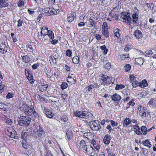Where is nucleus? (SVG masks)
Returning <instances> with one entry per match:
<instances>
[{"label": "nucleus", "mask_w": 156, "mask_h": 156, "mask_svg": "<svg viewBox=\"0 0 156 156\" xmlns=\"http://www.w3.org/2000/svg\"><path fill=\"white\" fill-rule=\"evenodd\" d=\"M148 104L150 107L154 108L156 107V98H151L149 101Z\"/></svg>", "instance_id": "nucleus-14"}, {"label": "nucleus", "mask_w": 156, "mask_h": 156, "mask_svg": "<svg viewBox=\"0 0 156 156\" xmlns=\"http://www.w3.org/2000/svg\"><path fill=\"white\" fill-rule=\"evenodd\" d=\"M135 36L137 38H141L142 37V33L139 30H136L134 34Z\"/></svg>", "instance_id": "nucleus-20"}, {"label": "nucleus", "mask_w": 156, "mask_h": 156, "mask_svg": "<svg viewBox=\"0 0 156 156\" xmlns=\"http://www.w3.org/2000/svg\"><path fill=\"white\" fill-rule=\"evenodd\" d=\"M108 28V27L107 23L106 22H104L103 23L102 29L107 30Z\"/></svg>", "instance_id": "nucleus-56"}, {"label": "nucleus", "mask_w": 156, "mask_h": 156, "mask_svg": "<svg viewBox=\"0 0 156 156\" xmlns=\"http://www.w3.org/2000/svg\"><path fill=\"white\" fill-rule=\"evenodd\" d=\"M67 136L68 137V140H70L72 137V135L71 133V132L70 131H67L66 133Z\"/></svg>", "instance_id": "nucleus-52"}, {"label": "nucleus", "mask_w": 156, "mask_h": 156, "mask_svg": "<svg viewBox=\"0 0 156 156\" xmlns=\"http://www.w3.org/2000/svg\"><path fill=\"white\" fill-rule=\"evenodd\" d=\"M141 130L142 133L144 135H145L147 134V128L145 126H143L141 127Z\"/></svg>", "instance_id": "nucleus-44"}, {"label": "nucleus", "mask_w": 156, "mask_h": 156, "mask_svg": "<svg viewBox=\"0 0 156 156\" xmlns=\"http://www.w3.org/2000/svg\"><path fill=\"white\" fill-rule=\"evenodd\" d=\"M43 111L48 118H51L54 116V114L47 108H44Z\"/></svg>", "instance_id": "nucleus-12"}, {"label": "nucleus", "mask_w": 156, "mask_h": 156, "mask_svg": "<svg viewBox=\"0 0 156 156\" xmlns=\"http://www.w3.org/2000/svg\"><path fill=\"white\" fill-rule=\"evenodd\" d=\"M110 122L111 123L112 126L113 127L116 126L118 125V123L117 122H115L113 120H111L110 121Z\"/></svg>", "instance_id": "nucleus-62"}, {"label": "nucleus", "mask_w": 156, "mask_h": 156, "mask_svg": "<svg viewBox=\"0 0 156 156\" xmlns=\"http://www.w3.org/2000/svg\"><path fill=\"white\" fill-rule=\"evenodd\" d=\"M32 116H34V117L35 118L34 119H36L38 117V113L36 112L34 110L33 111V114Z\"/></svg>", "instance_id": "nucleus-58"}, {"label": "nucleus", "mask_w": 156, "mask_h": 156, "mask_svg": "<svg viewBox=\"0 0 156 156\" xmlns=\"http://www.w3.org/2000/svg\"><path fill=\"white\" fill-rule=\"evenodd\" d=\"M126 72H128L129 71L131 68V66L129 64H126L124 66Z\"/></svg>", "instance_id": "nucleus-47"}, {"label": "nucleus", "mask_w": 156, "mask_h": 156, "mask_svg": "<svg viewBox=\"0 0 156 156\" xmlns=\"http://www.w3.org/2000/svg\"><path fill=\"white\" fill-rule=\"evenodd\" d=\"M61 120L63 121L64 122H67L68 121V118L66 115L62 116L61 119Z\"/></svg>", "instance_id": "nucleus-48"}, {"label": "nucleus", "mask_w": 156, "mask_h": 156, "mask_svg": "<svg viewBox=\"0 0 156 156\" xmlns=\"http://www.w3.org/2000/svg\"><path fill=\"white\" fill-rule=\"evenodd\" d=\"M24 1L22 0H20L17 3L18 6L20 7H23L24 6Z\"/></svg>", "instance_id": "nucleus-46"}, {"label": "nucleus", "mask_w": 156, "mask_h": 156, "mask_svg": "<svg viewBox=\"0 0 156 156\" xmlns=\"http://www.w3.org/2000/svg\"><path fill=\"white\" fill-rule=\"evenodd\" d=\"M6 106L3 103H0V108L3 109L4 111L5 109V107Z\"/></svg>", "instance_id": "nucleus-60"}, {"label": "nucleus", "mask_w": 156, "mask_h": 156, "mask_svg": "<svg viewBox=\"0 0 156 156\" xmlns=\"http://www.w3.org/2000/svg\"><path fill=\"white\" fill-rule=\"evenodd\" d=\"M142 144L143 145L149 148H150L152 146L151 142L148 139H146L144 141H143Z\"/></svg>", "instance_id": "nucleus-19"}, {"label": "nucleus", "mask_w": 156, "mask_h": 156, "mask_svg": "<svg viewBox=\"0 0 156 156\" xmlns=\"http://www.w3.org/2000/svg\"><path fill=\"white\" fill-rule=\"evenodd\" d=\"M114 9L112 10L109 13V15L110 16L112 17L116 18L117 17L118 14L117 13V12L114 10Z\"/></svg>", "instance_id": "nucleus-25"}, {"label": "nucleus", "mask_w": 156, "mask_h": 156, "mask_svg": "<svg viewBox=\"0 0 156 156\" xmlns=\"http://www.w3.org/2000/svg\"><path fill=\"white\" fill-rule=\"evenodd\" d=\"M102 34L106 37H108L109 36V34L107 30L102 29Z\"/></svg>", "instance_id": "nucleus-39"}, {"label": "nucleus", "mask_w": 156, "mask_h": 156, "mask_svg": "<svg viewBox=\"0 0 156 156\" xmlns=\"http://www.w3.org/2000/svg\"><path fill=\"white\" fill-rule=\"evenodd\" d=\"M134 100L132 99L127 104L126 106V108H128L130 106H133L135 104L134 102Z\"/></svg>", "instance_id": "nucleus-41"}, {"label": "nucleus", "mask_w": 156, "mask_h": 156, "mask_svg": "<svg viewBox=\"0 0 156 156\" xmlns=\"http://www.w3.org/2000/svg\"><path fill=\"white\" fill-rule=\"evenodd\" d=\"M26 131V130H24L22 132L21 137L23 140L25 139L27 135V133Z\"/></svg>", "instance_id": "nucleus-42"}, {"label": "nucleus", "mask_w": 156, "mask_h": 156, "mask_svg": "<svg viewBox=\"0 0 156 156\" xmlns=\"http://www.w3.org/2000/svg\"><path fill=\"white\" fill-rule=\"evenodd\" d=\"M147 81L145 80H143L141 82H139V86L141 87H144L148 86Z\"/></svg>", "instance_id": "nucleus-22"}, {"label": "nucleus", "mask_w": 156, "mask_h": 156, "mask_svg": "<svg viewBox=\"0 0 156 156\" xmlns=\"http://www.w3.org/2000/svg\"><path fill=\"white\" fill-rule=\"evenodd\" d=\"M73 74H71V75L70 76H69L68 78L67 79V80L68 82H72L69 81H74L73 82H75L76 80V77L75 76H73V78H72V76H73Z\"/></svg>", "instance_id": "nucleus-35"}, {"label": "nucleus", "mask_w": 156, "mask_h": 156, "mask_svg": "<svg viewBox=\"0 0 156 156\" xmlns=\"http://www.w3.org/2000/svg\"><path fill=\"white\" fill-rule=\"evenodd\" d=\"M114 34L115 36L119 38L120 37V30L118 29H116L114 31Z\"/></svg>", "instance_id": "nucleus-32"}, {"label": "nucleus", "mask_w": 156, "mask_h": 156, "mask_svg": "<svg viewBox=\"0 0 156 156\" xmlns=\"http://www.w3.org/2000/svg\"><path fill=\"white\" fill-rule=\"evenodd\" d=\"M84 150L86 151L87 154L91 156H94L98 154L94 148L90 145L86 146V147Z\"/></svg>", "instance_id": "nucleus-5"}, {"label": "nucleus", "mask_w": 156, "mask_h": 156, "mask_svg": "<svg viewBox=\"0 0 156 156\" xmlns=\"http://www.w3.org/2000/svg\"><path fill=\"white\" fill-rule=\"evenodd\" d=\"M144 107H142L141 106L138 105L137 113L143 117H146V115L147 110Z\"/></svg>", "instance_id": "nucleus-8"}, {"label": "nucleus", "mask_w": 156, "mask_h": 156, "mask_svg": "<svg viewBox=\"0 0 156 156\" xmlns=\"http://www.w3.org/2000/svg\"><path fill=\"white\" fill-rule=\"evenodd\" d=\"M120 57L122 58H127L129 57V54H122L120 55Z\"/></svg>", "instance_id": "nucleus-59"}, {"label": "nucleus", "mask_w": 156, "mask_h": 156, "mask_svg": "<svg viewBox=\"0 0 156 156\" xmlns=\"http://www.w3.org/2000/svg\"><path fill=\"white\" fill-rule=\"evenodd\" d=\"M99 122L97 120L92 121L89 122V125L90 128L93 130H98L100 128Z\"/></svg>", "instance_id": "nucleus-4"}, {"label": "nucleus", "mask_w": 156, "mask_h": 156, "mask_svg": "<svg viewBox=\"0 0 156 156\" xmlns=\"http://www.w3.org/2000/svg\"><path fill=\"white\" fill-rule=\"evenodd\" d=\"M48 87V85L47 84L42 85L41 87H39L40 91L41 92H43L44 91H45L47 90V88Z\"/></svg>", "instance_id": "nucleus-38"}, {"label": "nucleus", "mask_w": 156, "mask_h": 156, "mask_svg": "<svg viewBox=\"0 0 156 156\" xmlns=\"http://www.w3.org/2000/svg\"><path fill=\"white\" fill-rule=\"evenodd\" d=\"M68 87V84L65 82H63L61 85V87L62 90Z\"/></svg>", "instance_id": "nucleus-45"}, {"label": "nucleus", "mask_w": 156, "mask_h": 156, "mask_svg": "<svg viewBox=\"0 0 156 156\" xmlns=\"http://www.w3.org/2000/svg\"><path fill=\"white\" fill-rule=\"evenodd\" d=\"M48 30L46 27H42L41 29V31L40 33H38L39 38L40 39H42V36H43V38H45V37L47 36Z\"/></svg>", "instance_id": "nucleus-7"}, {"label": "nucleus", "mask_w": 156, "mask_h": 156, "mask_svg": "<svg viewBox=\"0 0 156 156\" xmlns=\"http://www.w3.org/2000/svg\"><path fill=\"white\" fill-rule=\"evenodd\" d=\"M87 144V143L85 142L83 140H81L80 143L81 147L83 148V149L86 147V146L88 145Z\"/></svg>", "instance_id": "nucleus-29"}, {"label": "nucleus", "mask_w": 156, "mask_h": 156, "mask_svg": "<svg viewBox=\"0 0 156 156\" xmlns=\"http://www.w3.org/2000/svg\"><path fill=\"white\" fill-rule=\"evenodd\" d=\"M73 62L74 64H78L79 62V58L77 56L73 57L72 59Z\"/></svg>", "instance_id": "nucleus-40"}, {"label": "nucleus", "mask_w": 156, "mask_h": 156, "mask_svg": "<svg viewBox=\"0 0 156 156\" xmlns=\"http://www.w3.org/2000/svg\"><path fill=\"white\" fill-rule=\"evenodd\" d=\"M13 96V94L12 93H9L6 96V98L8 99L12 98Z\"/></svg>", "instance_id": "nucleus-61"}, {"label": "nucleus", "mask_w": 156, "mask_h": 156, "mask_svg": "<svg viewBox=\"0 0 156 156\" xmlns=\"http://www.w3.org/2000/svg\"><path fill=\"white\" fill-rule=\"evenodd\" d=\"M132 84L133 87L135 88L139 86V82L137 81H135L132 83Z\"/></svg>", "instance_id": "nucleus-53"}, {"label": "nucleus", "mask_w": 156, "mask_h": 156, "mask_svg": "<svg viewBox=\"0 0 156 156\" xmlns=\"http://www.w3.org/2000/svg\"><path fill=\"white\" fill-rule=\"evenodd\" d=\"M47 35H48V37L51 39H53L54 37V33L51 30H49L47 33Z\"/></svg>", "instance_id": "nucleus-37"}, {"label": "nucleus", "mask_w": 156, "mask_h": 156, "mask_svg": "<svg viewBox=\"0 0 156 156\" xmlns=\"http://www.w3.org/2000/svg\"><path fill=\"white\" fill-rule=\"evenodd\" d=\"M2 84V81L0 80V92H2L4 90Z\"/></svg>", "instance_id": "nucleus-63"}, {"label": "nucleus", "mask_w": 156, "mask_h": 156, "mask_svg": "<svg viewBox=\"0 0 156 156\" xmlns=\"http://www.w3.org/2000/svg\"><path fill=\"white\" fill-rule=\"evenodd\" d=\"M112 100L114 101H119L121 98V96L116 93L114 94L111 97Z\"/></svg>", "instance_id": "nucleus-16"}, {"label": "nucleus", "mask_w": 156, "mask_h": 156, "mask_svg": "<svg viewBox=\"0 0 156 156\" xmlns=\"http://www.w3.org/2000/svg\"><path fill=\"white\" fill-rule=\"evenodd\" d=\"M84 111L81 112L79 111H76L74 112L75 115L81 118H83L84 115Z\"/></svg>", "instance_id": "nucleus-18"}, {"label": "nucleus", "mask_w": 156, "mask_h": 156, "mask_svg": "<svg viewBox=\"0 0 156 156\" xmlns=\"http://www.w3.org/2000/svg\"><path fill=\"white\" fill-rule=\"evenodd\" d=\"M91 143L93 145L94 148L96 149L95 151L96 152H98L100 150L101 146L98 142L93 139L91 141Z\"/></svg>", "instance_id": "nucleus-10"}, {"label": "nucleus", "mask_w": 156, "mask_h": 156, "mask_svg": "<svg viewBox=\"0 0 156 156\" xmlns=\"http://www.w3.org/2000/svg\"><path fill=\"white\" fill-rule=\"evenodd\" d=\"M147 94V92L146 91H143L140 94V97L145 98Z\"/></svg>", "instance_id": "nucleus-51"}, {"label": "nucleus", "mask_w": 156, "mask_h": 156, "mask_svg": "<svg viewBox=\"0 0 156 156\" xmlns=\"http://www.w3.org/2000/svg\"><path fill=\"white\" fill-rule=\"evenodd\" d=\"M90 25L91 26V27H93V26L95 27V25L96 23V22H95L92 19H91L90 20Z\"/></svg>", "instance_id": "nucleus-54"}, {"label": "nucleus", "mask_w": 156, "mask_h": 156, "mask_svg": "<svg viewBox=\"0 0 156 156\" xmlns=\"http://www.w3.org/2000/svg\"><path fill=\"white\" fill-rule=\"evenodd\" d=\"M131 123L130 119L129 118H126L123 121V126L124 127H126Z\"/></svg>", "instance_id": "nucleus-28"}, {"label": "nucleus", "mask_w": 156, "mask_h": 156, "mask_svg": "<svg viewBox=\"0 0 156 156\" xmlns=\"http://www.w3.org/2000/svg\"><path fill=\"white\" fill-rule=\"evenodd\" d=\"M76 18V14L75 12H72L71 15L69 16L68 17V21L69 22L71 23L73 22L75 18Z\"/></svg>", "instance_id": "nucleus-17"}, {"label": "nucleus", "mask_w": 156, "mask_h": 156, "mask_svg": "<svg viewBox=\"0 0 156 156\" xmlns=\"http://www.w3.org/2000/svg\"><path fill=\"white\" fill-rule=\"evenodd\" d=\"M153 50H154L153 49H148L147 50L145 51V53L148 55H151L153 54L154 53L153 51Z\"/></svg>", "instance_id": "nucleus-49"}, {"label": "nucleus", "mask_w": 156, "mask_h": 156, "mask_svg": "<svg viewBox=\"0 0 156 156\" xmlns=\"http://www.w3.org/2000/svg\"><path fill=\"white\" fill-rule=\"evenodd\" d=\"M36 128L37 129V136H36V138H38V139L40 140L44 136V133L42 128L39 125L37 126V128Z\"/></svg>", "instance_id": "nucleus-6"}, {"label": "nucleus", "mask_w": 156, "mask_h": 156, "mask_svg": "<svg viewBox=\"0 0 156 156\" xmlns=\"http://www.w3.org/2000/svg\"><path fill=\"white\" fill-rule=\"evenodd\" d=\"M101 77L100 79L103 82L106 81L108 79H110V77L108 76L107 75L102 74L101 75Z\"/></svg>", "instance_id": "nucleus-30"}, {"label": "nucleus", "mask_w": 156, "mask_h": 156, "mask_svg": "<svg viewBox=\"0 0 156 156\" xmlns=\"http://www.w3.org/2000/svg\"><path fill=\"white\" fill-rule=\"evenodd\" d=\"M8 48L4 43H1L0 44V52L3 54L6 53L7 52Z\"/></svg>", "instance_id": "nucleus-11"}, {"label": "nucleus", "mask_w": 156, "mask_h": 156, "mask_svg": "<svg viewBox=\"0 0 156 156\" xmlns=\"http://www.w3.org/2000/svg\"><path fill=\"white\" fill-rule=\"evenodd\" d=\"M31 119L28 117H22L18 122V124L21 126H27L29 125Z\"/></svg>", "instance_id": "nucleus-3"}, {"label": "nucleus", "mask_w": 156, "mask_h": 156, "mask_svg": "<svg viewBox=\"0 0 156 156\" xmlns=\"http://www.w3.org/2000/svg\"><path fill=\"white\" fill-rule=\"evenodd\" d=\"M111 140V136L108 134L106 135L103 138L104 143L105 144H108Z\"/></svg>", "instance_id": "nucleus-15"}, {"label": "nucleus", "mask_w": 156, "mask_h": 156, "mask_svg": "<svg viewBox=\"0 0 156 156\" xmlns=\"http://www.w3.org/2000/svg\"><path fill=\"white\" fill-rule=\"evenodd\" d=\"M125 87V86L123 84H117L115 87L116 90H119L124 88Z\"/></svg>", "instance_id": "nucleus-43"}, {"label": "nucleus", "mask_w": 156, "mask_h": 156, "mask_svg": "<svg viewBox=\"0 0 156 156\" xmlns=\"http://www.w3.org/2000/svg\"><path fill=\"white\" fill-rule=\"evenodd\" d=\"M107 151L108 156H115V154L114 153L115 151V148L112 145L108 147L107 148Z\"/></svg>", "instance_id": "nucleus-9"}, {"label": "nucleus", "mask_w": 156, "mask_h": 156, "mask_svg": "<svg viewBox=\"0 0 156 156\" xmlns=\"http://www.w3.org/2000/svg\"><path fill=\"white\" fill-rule=\"evenodd\" d=\"M93 118V114L90 112L84 111V115L83 118L91 120Z\"/></svg>", "instance_id": "nucleus-13"}, {"label": "nucleus", "mask_w": 156, "mask_h": 156, "mask_svg": "<svg viewBox=\"0 0 156 156\" xmlns=\"http://www.w3.org/2000/svg\"><path fill=\"white\" fill-rule=\"evenodd\" d=\"M22 146L25 149H27L29 147V145L27 143L26 140L23 139L22 142Z\"/></svg>", "instance_id": "nucleus-26"}, {"label": "nucleus", "mask_w": 156, "mask_h": 156, "mask_svg": "<svg viewBox=\"0 0 156 156\" xmlns=\"http://www.w3.org/2000/svg\"><path fill=\"white\" fill-rule=\"evenodd\" d=\"M111 67V65L110 63H107L105 65L104 68L107 69H108L110 68Z\"/></svg>", "instance_id": "nucleus-57"}, {"label": "nucleus", "mask_w": 156, "mask_h": 156, "mask_svg": "<svg viewBox=\"0 0 156 156\" xmlns=\"http://www.w3.org/2000/svg\"><path fill=\"white\" fill-rule=\"evenodd\" d=\"M135 61L136 64L140 65H142L144 62V59L142 58H136Z\"/></svg>", "instance_id": "nucleus-21"}, {"label": "nucleus", "mask_w": 156, "mask_h": 156, "mask_svg": "<svg viewBox=\"0 0 156 156\" xmlns=\"http://www.w3.org/2000/svg\"><path fill=\"white\" fill-rule=\"evenodd\" d=\"M8 5L7 3L4 0H0V8Z\"/></svg>", "instance_id": "nucleus-34"}, {"label": "nucleus", "mask_w": 156, "mask_h": 156, "mask_svg": "<svg viewBox=\"0 0 156 156\" xmlns=\"http://www.w3.org/2000/svg\"><path fill=\"white\" fill-rule=\"evenodd\" d=\"M49 59L51 64L56 63L57 60L54 57V56H50L49 58Z\"/></svg>", "instance_id": "nucleus-31"}, {"label": "nucleus", "mask_w": 156, "mask_h": 156, "mask_svg": "<svg viewBox=\"0 0 156 156\" xmlns=\"http://www.w3.org/2000/svg\"><path fill=\"white\" fill-rule=\"evenodd\" d=\"M30 44H31V43H30V44H28L27 45V51H33V47L32 46L30 45Z\"/></svg>", "instance_id": "nucleus-50"}, {"label": "nucleus", "mask_w": 156, "mask_h": 156, "mask_svg": "<svg viewBox=\"0 0 156 156\" xmlns=\"http://www.w3.org/2000/svg\"><path fill=\"white\" fill-rule=\"evenodd\" d=\"M17 22L18 23V24L17 25L18 27H20L22 26L23 21L19 19Z\"/></svg>", "instance_id": "nucleus-64"}, {"label": "nucleus", "mask_w": 156, "mask_h": 156, "mask_svg": "<svg viewBox=\"0 0 156 156\" xmlns=\"http://www.w3.org/2000/svg\"><path fill=\"white\" fill-rule=\"evenodd\" d=\"M21 110H23L26 115L31 116L32 115L34 108L32 106L31 107H30L27 104H25L23 105L21 108Z\"/></svg>", "instance_id": "nucleus-1"}, {"label": "nucleus", "mask_w": 156, "mask_h": 156, "mask_svg": "<svg viewBox=\"0 0 156 156\" xmlns=\"http://www.w3.org/2000/svg\"><path fill=\"white\" fill-rule=\"evenodd\" d=\"M59 8L58 5L54 4L53 5L52 8H49L48 10L47 9L46 11L48 12L49 16L56 15L59 12ZM45 10H44L43 11L44 12Z\"/></svg>", "instance_id": "nucleus-2"}, {"label": "nucleus", "mask_w": 156, "mask_h": 156, "mask_svg": "<svg viewBox=\"0 0 156 156\" xmlns=\"http://www.w3.org/2000/svg\"><path fill=\"white\" fill-rule=\"evenodd\" d=\"M22 59L23 61L26 63L28 62L30 60V58L27 55L23 56Z\"/></svg>", "instance_id": "nucleus-36"}, {"label": "nucleus", "mask_w": 156, "mask_h": 156, "mask_svg": "<svg viewBox=\"0 0 156 156\" xmlns=\"http://www.w3.org/2000/svg\"><path fill=\"white\" fill-rule=\"evenodd\" d=\"M134 131L138 135H140L142 134L141 129L138 126H136L133 128Z\"/></svg>", "instance_id": "nucleus-23"}, {"label": "nucleus", "mask_w": 156, "mask_h": 156, "mask_svg": "<svg viewBox=\"0 0 156 156\" xmlns=\"http://www.w3.org/2000/svg\"><path fill=\"white\" fill-rule=\"evenodd\" d=\"M138 15L136 13H134L132 15V18L133 19V22L135 24H137V22L138 21Z\"/></svg>", "instance_id": "nucleus-24"}, {"label": "nucleus", "mask_w": 156, "mask_h": 156, "mask_svg": "<svg viewBox=\"0 0 156 156\" xmlns=\"http://www.w3.org/2000/svg\"><path fill=\"white\" fill-rule=\"evenodd\" d=\"M66 53L67 56H68L69 57L71 56L72 52L70 50H67L66 51Z\"/></svg>", "instance_id": "nucleus-55"}, {"label": "nucleus", "mask_w": 156, "mask_h": 156, "mask_svg": "<svg viewBox=\"0 0 156 156\" xmlns=\"http://www.w3.org/2000/svg\"><path fill=\"white\" fill-rule=\"evenodd\" d=\"M92 135V134L91 133L87 132L83 134V136L84 137L89 139L90 138H91Z\"/></svg>", "instance_id": "nucleus-33"}, {"label": "nucleus", "mask_w": 156, "mask_h": 156, "mask_svg": "<svg viewBox=\"0 0 156 156\" xmlns=\"http://www.w3.org/2000/svg\"><path fill=\"white\" fill-rule=\"evenodd\" d=\"M12 131H9V133L8 134L9 136L11 138L16 139L17 137L16 134V133L15 131L13 130Z\"/></svg>", "instance_id": "nucleus-27"}]
</instances>
